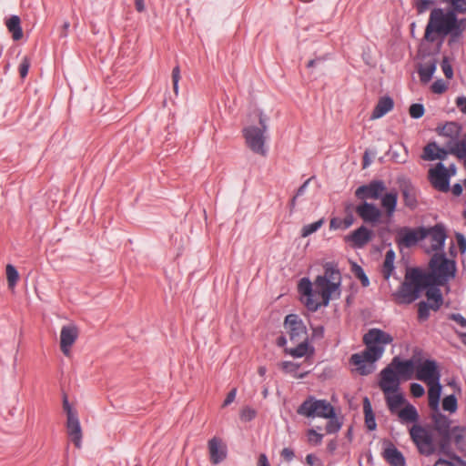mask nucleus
<instances>
[{
  "mask_svg": "<svg viewBox=\"0 0 466 466\" xmlns=\"http://www.w3.org/2000/svg\"><path fill=\"white\" fill-rule=\"evenodd\" d=\"M322 275L316 277L313 282L309 278H302L299 282V292L306 308L312 312L322 306L327 307L330 300L339 299L341 294V273L333 262L323 266Z\"/></svg>",
  "mask_w": 466,
  "mask_h": 466,
  "instance_id": "nucleus-1",
  "label": "nucleus"
},
{
  "mask_svg": "<svg viewBox=\"0 0 466 466\" xmlns=\"http://www.w3.org/2000/svg\"><path fill=\"white\" fill-rule=\"evenodd\" d=\"M393 341V337L380 329H371L363 337V342L366 349L351 355L350 363L356 366L357 371L360 375H369L375 370V362L380 360L384 351L385 347Z\"/></svg>",
  "mask_w": 466,
  "mask_h": 466,
  "instance_id": "nucleus-2",
  "label": "nucleus"
},
{
  "mask_svg": "<svg viewBox=\"0 0 466 466\" xmlns=\"http://www.w3.org/2000/svg\"><path fill=\"white\" fill-rule=\"evenodd\" d=\"M466 28V19H458L454 11L445 12L442 8H434L430 15L425 28L424 38L433 43L436 40L435 34L441 36L451 35L459 36Z\"/></svg>",
  "mask_w": 466,
  "mask_h": 466,
  "instance_id": "nucleus-3",
  "label": "nucleus"
},
{
  "mask_svg": "<svg viewBox=\"0 0 466 466\" xmlns=\"http://www.w3.org/2000/svg\"><path fill=\"white\" fill-rule=\"evenodd\" d=\"M432 286V276L423 273L419 268H411L406 273L405 280L394 293L399 304H410L420 296L423 289Z\"/></svg>",
  "mask_w": 466,
  "mask_h": 466,
  "instance_id": "nucleus-4",
  "label": "nucleus"
},
{
  "mask_svg": "<svg viewBox=\"0 0 466 466\" xmlns=\"http://www.w3.org/2000/svg\"><path fill=\"white\" fill-rule=\"evenodd\" d=\"M379 387L382 390L387 406L391 413H396L405 402L403 393L400 391V381L395 379L392 372L387 370L380 379Z\"/></svg>",
  "mask_w": 466,
  "mask_h": 466,
  "instance_id": "nucleus-5",
  "label": "nucleus"
},
{
  "mask_svg": "<svg viewBox=\"0 0 466 466\" xmlns=\"http://www.w3.org/2000/svg\"><path fill=\"white\" fill-rule=\"evenodd\" d=\"M430 267L431 273L428 275L432 276V286L444 285L455 276V262L448 259L443 253H435L430 261Z\"/></svg>",
  "mask_w": 466,
  "mask_h": 466,
  "instance_id": "nucleus-6",
  "label": "nucleus"
},
{
  "mask_svg": "<svg viewBox=\"0 0 466 466\" xmlns=\"http://www.w3.org/2000/svg\"><path fill=\"white\" fill-rule=\"evenodd\" d=\"M259 125L260 127L250 126L243 129V136L246 140L247 146L249 149L260 156H266L268 149L266 147V136L268 126L267 118L261 113L259 115Z\"/></svg>",
  "mask_w": 466,
  "mask_h": 466,
  "instance_id": "nucleus-7",
  "label": "nucleus"
},
{
  "mask_svg": "<svg viewBox=\"0 0 466 466\" xmlns=\"http://www.w3.org/2000/svg\"><path fill=\"white\" fill-rule=\"evenodd\" d=\"M297 412L307 418H333V406L326 400H317L312 396L307 398L298 408Z\"/></svg>",
  "mask_w": 466,
  "mask_h": 466,
  "instance_id": "nucleus-8",
  "label": "nucleus"
},
{
  "mask_svg": "<svg viewBox=\"0 0 466 466\" xmlns=\"http://www.w3.org/2000/svg\"><path fill=\"white\" fill-rule=\"evenodd\" d=\"M410 435L420 453L426 456H430L434 453L435 446L431 431L419 424H414L410 429Z\"/></svg>",
  "mask_w": 466,
  "mask_h": 466,
  "instance_id": "nucleus-9",
  "label": "nucleus"
},
{
  "mask_svg": "<svg viewBox=\"0 0 466 466\" xmlns=\"http://www.w3.org/2000/svg\"><path fill=\"white\" fill-rule=\"evenodd\" d=\"M420 238L430 243L427 252L442 251L447 238L446 228L442 224L430 228H420Z\"/></svg>",
  "mask_w": 466,
  "mask_h": 466,
  "instance_id": "nucleus-10",
  "label": "nucleus"
},
{
  "mask_svg": "<svg viewBox=\"0 0 466 466\" xmlns=\"http://www.w3.org/2000/svg\"><path fill=\"white\" fill-rule=\"evenodd\" d=\"M425 295L428 302L420 301L418 303V318L420 320H427L430 317V310L438 311L443 304V297L438 287H430Z\"/></svg>",
  "mask_w": 466,
  "mask_h": 466,
  "instance_id": "nucleus-11",
  "label": "nucleus"
},
{
  "mask_svg": "<svg viewBox=\"0 0 466 466\" xmlns=\"http://www.w3.org/2000/svg\"><path fill=\"white\" fill-rule=\"evenodd\" d=\"M387 370H390L395 379L400 383L402 380H409L413 377L416 363L413 360H402L400 357L396 356L392 359L391 362L380 371V379H382V374Z\"/></svg>",
  "mask_w": 466,
  "mask_h": 466,
  "instance_id": "nucleus-12",
  "label": "nucleus"
},
{
  "mask_svg": "<svg viewBox=\"0 0 466 466\" xmlns=\"http://www.w3.org/2000/svg\"><path fill=\"white\" fill-rule=\"evenodd\" d=\"M441 373L436 360L426 359L416 363L415 378L418 380L429 384L435 380H441Z\"/></svg>",
  "mask_w": 466,
  "mask_h": 466,
  "instance_id": "nucleus-13",
  "label": "nucleus"
},
{
  "mask_svg": "<svg viewBox=\"0 0 466 466\" xmlns=\"http://www.w3.org/2000/svg\"><path fill=\"white\" fill-rule=\"evenodd\" d=\"M284 327L291 341L308 339L307 328L298 315L289 314L285 318Z\"/></svg>",
  "mask_w": 466,
  "mask_h": 466,
  "instance_id": "nucleus-14",
  "label": "nucleus"
},
{
  "mask_svg": "<svg viewBox=\"0 0 466 466\" xmlns=\"http://www.w3.org/2000/svg\"><path fill=\"white\" fill-rule=\"evenodd\" d=\"M429 177L436 189L441 192L449 191L451 174L441 162L438 163L434 168L430 169Z\"/></svg>",
  "mask_w": 466,
  "mask_h": 466,
  "instance_id": "nucleus-15",
  "label": "nucleus"
},
{
  "mask_svg": "<svg viewBox=\"0 0 466 466\" xmlns=\"http://www.w3.org/2000/svg\"><path fill=\"white\" fill-rule=\"evenodd\" d=\"M385 190L386 186L382 180H372L367 185L359 187L355 196L360 199H379Z\"/></svg>",
  "mask_w": 466,
  "mask_h": 466,
  "instance_id": "nucleus-16",
  "label": "nucleus"
},
{
  "mask_svg": "<svg viewBox=\"0 0 466 466\" xmlns=\"http://www.w3.org/2000/svg\"><path fill=\"white\" fill-rule=\"evenodd\" d=\"M373 237L374 232L362 225L352 231L350 235H347L345 237V241L350 243L354 248H361L365 247L373 238Z\"/></svg>",
  "mask_w": 466,
  "mask_h": 466,
  "instance_id": "nucleus-17",
  "label": "nucleus"
},
{
  "mask_svg": "<svg viewBox=\"0 0 466 466\" xmlns=\"http://www.w3.org/2000/svg\"><path fill=\"white\" fill-rule=\"evenodd\" d=\"M356 213L365 223L372 225L379 223L382 215L379 208L367 201L356 207Z\"/></svg>",
  "mask_w": 466,
  "mask_h": 466,
  "instance_id": "nucleus-18",
  "label": "nucleus"
},
{
  "mask_svg": "<svg viewBox=\"0 0 466 466\" xmlns=\"http://www.w3.org/2000/svg\"><path fill=\"white\" fill-rule=\"evenodd\" d=\"M78 337V329L75 324L63 326L60 332V348L62 352L68 356L70 349Z\"/></svg>",
  "mask_w": 466,
  "mask_h": 466,
  "instance_id": "nucleus-19",
  "label": "nucleus"
},
{
  "mask_svg": "<svg viewBox=\"0 0 466 466\" xmlns=\"http://www.w3.org/2000/svg\"><path fill=\"white\" fill-rule=\"evenodd\" d=\"M421 239L420 228L417 230L403 227L397 231L396 242L400 247L410 248Z\"/></svg>",
  "mask_w": 466,
  "mask_h": 466,
  "instance_id": "nucleus-20",
  "label": "nucleus"
},
{
  "mask_svg": "<svg viewBox=\"0 0 466 466\" xmlns=\"http://www.w3.org/2000/svg\"><path fill=\"white\" fill-rule=\"evenodd\" d=\"M209 459L212 464L218 465L227 458V446L218 438L213 437L208 443Z\"/></svg>",
  "mask_w": 466,
  "mask_h": 466,
  "instance_id": "nucleus-21",
  "label": "nucleus"
},
{
  "mask_svg": "<svg viewBox=\"0 0 466 466\" xmlns=\"http://www.w3.org/2000/svg\"><path fill=\"white\" fill-rule=\"evenodd\" d=\"M383 458L391 466H405V458L403 454L395 447V445L387 441L383 443Z\"/></svg>",
  "mask_w": 466,
  "mask_h": 466,
  "instance_id": "nucleus-22",
  "label": "nucleus"
},
{
  "mask_svg": "<svg viewBox=\"0 0 466 466\" xmlns=\"http://www.w3.org/2000/svg\"><path fill=\"white\" fill-rule=\"evenodd\" d=\"M449 154H451L450 143L448 144V148L445 149L440 147L436 142H431L424 147L422 158L430 161L436 159L444 160Z\"/></svg>",
  "mask_w": 466,
  "mask_h": 466,
  "instance_id": "nucleus-23",
  "label": "nucleus"
},
{
  "mask_svg": "<svg viewBox=\"0 0 466 466\" xmlns=\"http://www.w3.org/2000/svg\"><path fill=\"white\" fill-rule=\"evenodd\" d=\"M66 430L75 446L80 449L82 446V429L78 415L67 418Z\"/></svg>",
  "mask_w": 466,
  "mask_h": 466,
  "instance_id": "nucleus-24",
  "label": "nucleus"
},
{
  "mask_svg": "<svg viewBox=\"0 0 466 466\" xmlns=\"http://www.w3.org/2000/svg\"><path fill=\"white\" fill-rule=\"evenodd\" d=\"M393 106L394 101L391 97L389 96L380 97L372 111L370 119L374 120L384 116L387 113L393 109Z\"/></svg>",
  "mask_w": 466,
  "mask_h": 466,
  "instance_id": "nucleus-25",
  "label": "nucleus"
},
{
  "mask_svg": "<svg viewBox=\"0 0 466 466\" xmlns=\"http://www.w3.org/2000/svg\"><path fill=\"white\" fill-rule=\"evenodd\" d=\"M380 198V205L385 209L386 214L389 218L392 217L397 207L398 193L396 190H391L385 194H382Z\"/></svg>",
  "mask_w": 466,
  "mask_h": 466,
  "instance_id": "nucleus-26",
  "label": "nucleus"
},
{
  "mask_svg": "<svg viewBox=\"0 0 466 466\" xmlns=\"http://www.w3.org/2000/svg\"><path fill=\"white\" fill-rule=\"evenodd\" d=\"M447 438L451 439L453 441L458 450L463 451L466 448V427H452Z\"/></svg>",
  "mask_w": 466,
  "mask_h": 466,
  "instance_id": "nucleus-27",
  "label": "nucleus"
},
{
  "mask_svg": "<svg viewBox=\"0 0 466 466\" xmlns=\"http://www.w3.org/2000/svg\"><path fill=\"white\" fill-rule=\"evenodd\" d=\"M436 68L437 60L435 58H431L420 65L418 70L420 81L424 84L429 83L432 78Z\"/></svg>",
  "mask_w": 466,
  "mask_h": 466,
  "instance_id": "nucleus-28",
  "label": "nucleus"
},
{
  "mask_svg": "<svg viewBox=\"0 0 466 466\" xmlns=\"http://www.w3.org/2000/svg\"><path fill=\"white\" fill-rule=\"evenodd\" d=\"M426 385L428 387L429 406L431 409H437L442 390L441 380H435Z\"/></svg>",
  "mask_w": 466,
  "mask_h": 466,
  "instance_id": "nucleus-29",
  "label": "nucleus"
},
{
  "mask_svg": "<svg viewBox=\"0 0 466 466\" xmlns=\"http://www.w3.org/2000/svg\"><path fill=\"white\" fill-rule=\"evenodd\" d=\"M400 421L402 424L406 423H417L419 420V413L417 409L408 403L403 409L397 412Z\"/></svg>",
  "mask_w": 466,
  "mask_h": 466,
  "instance_id": "nucleus-30",
  "label": "nucleus"
},
{
  "mask_svg": "<svg viewBox=\"0 0 466 466\" xmlns=\"http://www.w3.org/2000/svg\"><path fill=\"white\" fill-rule=\"evenodd\" d=\"M5 25L8 31L11 33L12 37L15 41H18L23 37V30L21 27V21L18 15L10 16L6 22Z\"/></svg>",
  "mask_w": 466,
  "mask_h": 466,
  "instance_id": "nucleus-31",
  "label": "nucleus"
},
{
  "mask_svg": "<svg viewBox=\"0 0 466 466\" xmlns=\"http://www.w3.org/2000/svg\"><path fill=\"white\" fill-rule=\"evenodd\" d=\"M435 429L444 438H447L451 432V420L445 415H438L434 418Z\"/></svg>",
  "mask_w": 466,
  "mask_h": 466,
  "instance_id": "nucleus-32",
  "label": "nucleus"
},
{
  "mask_svg": "<svg viewBox=\"0 0 466 466\" xmlns=\"http://www.w3.org/2000/svg\"><path fill=\"white\" fill-rule=\"evenodd\" d=\"M395 253L392 249L386 252L384 262L381 268V273L385 279H389L395 269L394 267Z\"/></svg>",
  "mask_w": 466,
  "mask_h": 466,
  "instance_id": "nucleus-33",
  "label": "nucleus"
},
{
  "mask_svg": "<svg viewBox=\"0 0 466 466\" xmlns=\"http://www.w3.org/2000/svg\"><path fill=\"white\" fill-rule=\"evenodd\" d=\"M363 411L365 415V423L370 431H374L377 427L375 415L372 411L371 404L369 398L365 397L363 400Z\"/></svg>",
  "mask_w": 466,
  "mask_h": 466,
  "instance_id": "nucleus-34",
  "label": "nucleus"
},
{
  "mask_svg": "<svg viewBox=\"0 0 466 466\" xmlns=\"http://www.w3.org/2000/svg\"><path fill=\"white\" fill-rule=\"evenodd\" d=\"M450 152L458 158L466 160V134L461 140L450 142Z\"/></svg>",
  "mask_w": 466,
  "mask_h": 466,
  "instance_id": "nucleus-35",
  "label": "nucleus"
},
{
  "mask_svg": "<svg viewBox=\"0 0 466 466\" xmlns=\"http://www.w3.org/2000/svg\"><path fill=\"white\" fill-rule=\"evenodd\" d=\"M294 342L298 345L292 349L286 348L285 352L293 358H302L306 356L309 350L308 339Z\"/></svg>",
  "mask_w": 466,
  "mask_h": 466,
  "instance_id": "nucleus-36",
  "label": "nucleus"
},
{
  "mask_svg": "<svg viewBox=\"0 0 466 466\" xmlns=\"http://www.w3.org/2000/svg\"><path fill=\"white\" fill-rule=\"evenodd\" d=\"M354 222V218L352 214L347 215L344 218H333L330 219L329 228L331 230L337 229H347Z\"/></svg>",
  "mask_w": 466,
  "mask_h": 466,
  "instance_id": "nucleus-37",
  "label": "nucleus"
},
{
  "mask_svg": "<svg viewBox=\"0 0 466 466\" xmlns=\"http://www.w3.org/2000/svg\"><path fill=\"white\" fill-rule=\"evenodd\" d=\"M279 367L282 369L283 371H285L286 373L292 374V376L296 379H303L308 373L304 372L299 374L298 370L299 368V365L292 361H282L279 363Z\"/></svg>",
  "mask_w": 466,
  "mask_h": 466,
  "instance_id": "nucleus-38",
  "label": "nucleus"
},
{
  "mask_svg": "<svg viewBox=\"0 0 466 466\" xmlns=\"http://www.w3.org/2000/svg\"><path fill=\"white\" fill-rule=\"evenodd\" d=\"M5 273L8 288L13 289L15 287L19 279L18 271L15 266H13L12 264H8L5 268Z\"/></svg>",
  "mask_w": 466,
  "mask_h": 466,
  "instance_id": "nucleus-39",
  "label": "nucleus"
},
{
  "mask_svg": "<svg viewBox=\"0 0 466 466\" xmlns=\"http://www.w3.org/2000/svg\"><path fill=\"white\" fill-rule=\"evenodd\" d=\"M324 224V218H320L313 223L305 225L301 229V237L307 238L309 235L318 231Z\"/></svg>",
  "mask_w": 466,
  "mask_h": 466,
  "instance_id": "nucleus-40",
  "label": "nucleus"
},
{
  "mask_svg": "<svg viewBox=\"0 0 466 466\" xmlns=\"http://www.w3.org/2000/svg\"><path fill=\"white\" fill-rule=\"evenodd\" d=\"M405 205L413 209L417 206V199L412 188L405 187L402 190Z\"/></svg>",
  "mask_w": 466,
  "mask_h": 466,
  "instance_id": "nucleus-41",
  "label": "nucleus"
},
{
  "mask_svg": "<svg viewBox=\"0 0 466 466\" xmlns=\"http://www.w3.org/2000/svg\"><path fill=\"white\" fill-rule=\"evenodd\" d=\"M458 408L457 399L454 395L446 396L442 400V409L446 411L454 412Z\"/></svg>",
  "mask_w": 466,
  "mask_h": 466,
  "instance_id": "nucleus-42",
  "label": "nucleus"
},
{
  "mask_svg": "<svg viewBox=\"0 0 466 466\" xmlns=\"http://www.w3.org/2000/svg\"><path fill=\"white\" fill-rule=\"evenodd\" d=\"M424 106L420 103L412 104L409 109L410 116L414 119L420 118L424 115Z\"/></svg>",
  "mask_w": 466,
  "mask_h": 466,
  "instance_id": "nucleus-43",
  "label": "nucleus"
},
{
  "mask_svg": "<svg viewBox=\"0 0 466 466\" xmlns=\"http://www.w3.org/2000/svg\"><path fill=\"white\" fill-rule=\"evenodd\" d=\"M329 419V420L326 425L327 433L333 434L338 432L341 428V423L337 419H335V416L333 418Z\"/></svg>",
  "mask_w": 466,
  "mask_h": 466,
  "instance_id": "nucleus-44",
  "label": "nucleus"
},
{
  "mask_svg": "<svg viewBox=\"0 0 466 466\" xmlns=\"http://www.w3.org/2000/svg\"><path fill=\"white\" fill-rule=\"evenodd\" d=\"M256 410L250 407H245L240 411V419L243 421H250L256 417Z\"/></svg>",
  "mask_w": 466,
  "mask_h": 466,
  "instance_id": "nucleus-45",
  "label": "nucleus"
},
{
  "mask_svg": "<svg viewBox=\"0 0 466 466\" xmlns=\"http://www.w3.org/2000/svg\"><path fill=\"white\" fill-rule=\"evenodd\" d=\"M308 441L314 445H319L322 442L323 435L310 429L308 431Z\"/></svg>",
  "mask_w": 466,
  "mask_h": 466,
  "instance_id": "nucleus-46",
  "label": "nucleus"
},
{
  "mask_svg": "<svg viewBox=\"0 0 466 466\" xmlns=\"http://www.w3.org/2000/svg\"><path fill=\"white\" fill-rule=\"evenodd\" d=\"M455 13H466V0H449Z\"/></svg>",
  "mask_w": 466,
  "mask_h": 466,
  "instance_id": "nucleus-47",
  "label": "nucleus"
},
{
  "mask_svg": "<svg viewBox=\"0 0 466 466\" xmlns=\"http://www.w3.org/2000/svg\"><path fill=\"white\" fill-rule=\"evenodd\" d=\"M441 66L445 76L448 79H451L453 77V70L448 57L442 59Z\"/></svg>",
  "mask_w": 466,
  "mask_h": 466,
  "instance_id": "nucleus-48",
  "label": "nucleus"
},
{
  "mask_svg": "<svg viewBox=\"0 0 466 466\" xmlns=\"http://www.w3.org/2000/svg\"><path fill=\"white\" fill-rule=\"evenodd\" d=\"M447 84L442 79H437L431 85V90L435 94H442L447 89Z\"/></svg>",
  "mask_w": 466,
  "mask_h": 466,
  "instance_id": "nucleus-49",
  "label": "nucleus"
},
{
  "mask_svg": "<svg viewBox=\"0 0 466 466\" xmlns=\"http://www.w3.org/2000/svg\"><path fill=\"white\" fill-rule=\"evenodd\" d=\"M410 393L415 398H420L425 394L424 387L417 382L410 384Z\"/></svg>",
  "mask_w": 466,
  "mask_h": 466,
  "instance_id": "nucleus-50",
  "label": "nucleus"
},
{
  "mask_svg": "<svg viewBox=\"0 0 466 466\" xmlns=\"http://www.w3.org/2000/svg\"><path fill=\"white\" fill-rule=\"evenodd\" d=\"M434 5L433 0H417L416 1V8L419 14H422L426 12L430 5Z\"/></svg>",
  "mask_w": 466,
  "mask_h": 466,
  "instance_id": "nucleus-51",
  "label": "nucleus"
},
{
  "mask_svg": "<svg viewBox=\"0 0 466 466\" xmlns=\"http://www.w3.org/2000/svg\"><path fill=\"white\" fill-rule=\"evenodd\" d=\"M179 79H180V68L178 66H177L173 68V71H172L173 90L176 95L178 94Z\"/></svg>",
  "mask_w": 466,
  "mask_h": 466,
  "instance_id": "nucleus-52",
  "label": "nucleus"
},
{
  "mask_svg": "<svg viewBox=\"0 0 466 466\" xmlns=\"http://www.w3.org/2000/svg\"><path fill=\"white\" fill-rule=\"evenodd\" d=\"M30 67V61L27 57H24L19 65V74L22 78H25Z\"/></svg>",
  "mask_w": 466,
  "mask_h": 466,
  "instance_id": "nucleus-53",
  "label": "nucleus"
},
{
  "mask_svg": "<svg viewBox=\"0 0 466 466\" xmlns=\"http://www.w3.org/2000/svg\"><path fill=\"white\" fill-rule=\"evenodd\" d=\"M449 319L454 320L460 327L466 329V319L459 313H451Z\"/></svg>",
  "mask_w": 466,
  "mask_h": 466,
  "instance_id": "nucleus-54",
  "label": "nucleus"
},
{
  "mask_svg": "<svg viewBox=\"0 0 466 466\" xmlns=\"http://www.w3.org/2000/svg\"><path fill=\"white\" fill-rule=\"evenodd\" d=\"M63 408H64L65 411L66 412L67 418L77 416V412L73 410L66 396H65L64 400H63Z\"/></svg>",
  "mask_w": 466,
  "mask_h": 466,
  "instance_id": "nucleus-55",
  "label": "nucleus"
},
{
  "mask_svg": "<svg viewBox=\"0 0 466 466\" xmlns=\"http://www.w3.org/2000/svg\"><path fill=\"white\" fill-rule=\"evenodd\" d=\"M310 179H308L306 180L299 187V189L297 190V193L296 195L294 196V198H292L291 200V205L292 206H295V203H296V198L299 196H302L306 190H307V187L309 186V183Z\"/></svg>",
  "mask_w": 466,
  "mask_h": 466,
  "instance_id": "nucleus-56",
  "label": "nucleus"
},
{
  "mask_svg": "<svg viewBox=\"0 0 466 466\" xmlns=\"http://www.w3.org/2000/svg\"><path fill=\"white\" fill-rule=\"evenodd\" d=\"M324 331L325 329L322 325L312 327V338L315 339H322Z\"/></svg>",
  "mask_w": 466,
  "mask_h": 466,
  "instance_id": "nucleus-57",
  "label": "nucleus"
},
{
  "mask_svg": "<svg viewBox=\"0 0 466 466\" xmlns=\"http://www.w3.org/2000/svg\"><path fill=\"white\" fill-rule=\"evenodd\" d=\"M459 128L460 127L456 123L451 122L444 126L443 131L446 135L450 136L451 133H453V132L457 133Z\"/></svg>",
  "mask_w": 466,
  "mask_h": 466,
  "instance_id": "nucleus-58",
  "label": "nucleus"
},
{
  "mask_svg": "<svg viewBox=\"0 0 466 466\" xmlns=\"http://www.w3.org/2000/svg\"><path fill=\"white\" fill-rule=\"evenodd\" d=\"M455 104L459 110L466 115V97L465 96H458L456 98Z\"/></svg>",
  "mask_w": 466,
  "mask_h": 466,
  "instance_id": "nucleus-59",
  "label": "nucleus"
},
{
  "mask_svg": "<svg viewBox=\"0 0 466 466\" xmlns=\"http://www.w3.org/2000/svg\"><path fill=\"white\" fill-rule=\"evenodd\" d=\"M236 395H237V390L236 389H232L227 395L224 402H223V407H226L229 404H231L235 399H236Z\"/></svg>",
  "mask_w": 466,
  "mask_h": 466,
  "instance_id": "nucleus-60",
  "label": "nucleus"
},
{
  "mask_svg": "<svg viewBox=\"0 0 466 466\" xmlns=\"http://www.w3.org/2000/svg\"><path fill=\"white\" fill-rule=\"evenodd\" d=\"M457 242L461 252L466 251V238L462 234L458 233L456 235Z\"/></svg>",
  "mask_w": 466,
  "mask_h": 466,
  "instance_id": "nucleus-61",
  "label": "nucleus"
},
{
  "mask_svg": "<svg viewBox=\"0 0 466 466\" xmlns=\"http://www.w3.org/2000/svg\"><path fill=\"white\" fill-rule=\"evenodd\" d=\"M281 456L288 461H290L293 460L295 454L294 451L289 448H284L281 451Z\"/></svg>",
  "mask_w": 466,
  "mask_h": 466,
  "instance_id": "nucleus-62",
  "label": "nucleus"
},
{
  "mask_svg": "<svg viewBox=\"0 0 466 466\" xmlns=\"http://www.w3.org/2000/svg\"><path fill=\"white\" fill-rule=\"evenodd\" d=\"M258 466H270L268 459L265 453H261L258 456Z\"/></svg>",
  "mask_w": 466,
  "mask_h": 466,
  "instance_id": "nucleus-63",
  "label": "nucleus"
},
{
  "mask_svg": "<svg viewBox=\"0 0 466 466\" xmlns=\"http://www.w3.org/2000/svg\"><path fill=\"white\" fill-rule=\"evenodd\" d=\"M434 466H455L451 461H449L447 460H444V459H439Z\"/></svg>",
  "mask_w": 466,
  "mask_h": 466,
  "instance_id": "nucleus-64",
  "label": "nucleus"
}]
</instances>
